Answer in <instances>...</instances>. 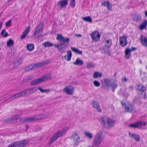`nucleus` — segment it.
Returning <instances> with one entry per match:
<instances>
[{
    "mask_svg": "<svg viewBox=\"0 0 147 147\" xmlns=\"http://www.w3.org/2000/svg\"><path fill=\"white\" fill-rule=\"evenodd\" d=\"M56 39L60 41L57 50L58 52L63 53L64 51V49L69 45V38H64L61 34H58Z\"/></svg>",
    "mask_w": 147,
    "mask_h": 147,
    "instance_id": "1",
    "label": "nucleus"
},
{
    "mask_svg": "<svg viewBox=\"0 0 147 147\" xmlns=\"http://www.w3.org/2000/svg\"><path fill=\"white\" fill-rule=\"evenodd\" d=\"M67 127L65 128L62 130H59L55 133L50 139L49 142V144H51L54 141L57 140L59 137L62 136L68 130Z\"/></svg>",
    "mask_w": 147,
    "mask_h": 147,
    "instance_id": "2",
    "label": "nucleus"
},
{
    "mask_svg": "<svg viewBox=\"0 0 147 147\" xmlns=\"http://www.w3.org/2000/svg\"><path fill=\"white\" fill-rule=\"evenodd\" d=\"M122 105H125L124 111L126 112H130L132 113L133 112L135 111V109L134 106L130 102H127L126 103L124 102L123 100L121 101Z\"/></svg>",
    "mask_w": 147,
    "mask_h": 147,
    "instance_id": "3",
    "label": "nucleus"
},
{
    "mask_svg": "<svg viewBox=\"0 0 147 147\" xmlns=\"http://www.w3.org/2000/svg\"><path fill=\"white\" fill-rule=\"evenodd\" d=\"M28 143L29 141L28 140H23L9 145L8 147H25L28 145Z\"/></svg>",
    "mask_w": 147,
    "mask_h": 147,
    "instance_id": "4",
    "label": "nucleus"
},
{
    "mask_svg": "<svg viewBox=\"0 0 147 147\" xmlns=\"http://www.w3.org/2000/svg\"><path fill=\"white\" fill-rule=\"evenodd\" d=\"M102 135V132L101 131L97 133L95 137L92 147H98L99 146L102 140L101 138Z\"/></svg>",
    "mask_w": 147,
    "mask_h": 147,
    "instance_id": "5",
    "label": "nucleus"
},
{
    "mask_svg": "<svg viewBox=\"0 0 147 147\" xmlns=\"http://www.w3.org/2000/svg\"><path fill=\"white\" fill-rule=\"evenodd\" d=\"M28 91V90H24L23 91L16 93L14 95L11 96L10 98H9L8 100L10 101L16 98H20L21 97L24 96H25L26 94H27Z\"/></svg>",
    "mask_w": 147,
    "mask_h": 147,
    "instance_id": "6",
    "label": "nucleus"
},
{
    "mask_svg": "<svg viewBox=\"0 0 147 147\" xmlns=\"http://www.w3.org/2000/svg\"><path fill=\"white\" fill-rule=\"evenodd\" d=\"M70 139L73 142V145L75 146L77 145L80 141V137L77 133H74L70 137Z\"/></svg>",
    "mask_w": 147,
    "mask_h": 147,
    "instance_id": "7",
    "label": "nucleus"
},
{
    "mask_svg": "<svg viewBox=\"0 0 147 147\" xmlns=\"http://www.w3.org/2000/svg\"><path fill=\"white\" fill-rule=\"evenodd\" d=\"M43 26L42 23H40L37 27H36V30L34 32L33 34V35L37 38H39L40 36H41V34L43 30Z\"/></svg>",
    "mask_w": 147,
    "mask_h": 147,
    "instance_id": "8",
    "label": "nucleus"
},
{
    "mask_svg": "<svg viewBox=\"0 0 147 147\" xmlns=\"http://www.w3.org/2000/svg\"><path fill=\"white\" fill-rule=\"evenodd\" d=\"M50 78V77L49 76L46 75L41 78L34 80L31 82V85L33 86L38 84Z\"/></svg>",
    "mask_w": 147,
    "mask_h": 147,
    "instance_id": "9",
    "label": "nucleus"
},
{
    "mask_svg": "<svg viewBox=\"0 0 147 147\" xmlns=\"http://www.w3.org/2000/svg\"><path fill=\"white\" fill-rule=\"evenodd\" d=\"M49 62L48 60H45L40 63H37L30 65L32 70L37 69L38 67H40L45 64H47Z\"/></svg>",
    "mask_w": 147,
    "mask_h": 147,
    "instance_id": "10",
    "label": "nucleus"
},
{
    "mask_svg": "<svg viewBox=\"0 0 147 147\" xmlns=\"http://www.w3.org/2000/svg\"><path fill=\"white\" fill-rule=\"evenodd\" d=\"M137 89L139 91L138 93H140L141 95L143 94V96L142 98H143L145 99L146 98L145 87L141 84H139L138 86Z\"/></svg>",
    "mask_w": 147,
    "mask_h": 147,
    "instance_id": "11",
    "label": "nucleus"
},
{
    "mask_svg": "<svg viewBox=\"0 0 147 147\" xmlns=\"http://www.w3.org/2000/svg\"><path fill=\"white\" fill-rule=\"evenodd\" d=\"M63 91L68 95H72L74 93V88L71 86H68L63 88Z\"/></svg>",
    "mask_w": 147,
    "mask_h": 147,
    "instance_id": "12",
    "label": "nucleus"
},
{
    "mask_svg": "<svg viewBox=\"0 0 147 147\" xmlns=\"http://www.w3.org/2000/svg\"><path fill=\"white\" fill-rule=\"evenodd\" d=\"M91 103L93 108L96 109L98 112H101L102 111L98 102L95 100H92L91 101Z\"/></svg>",
    "mask_w": 147,
    "mask_h": 147,
    "instance_id": "13",
    "label": "nucleus"
},
{
    "mask_svg": "<svg viewBox=\"0 0 147 147\" xmlns=\"http://www.w3.org/2000/svg\"><path fill=\"white\" fill-rule=\"evenodd\" d=\"M100 34L97 31L92 32L91 34V37L94 42H96L100 40Z\"/></svg>",
    "mask_w": 147,
    "mask_h": 147,
    "instance_id": "14",
    "label": "nucleus"
},
{
    "mask_svg": "<svg viewBox=\"0 0 147 147\" xmlns=\"http://www.w3.org/2000/svg\"><path fill=\"white\" fill-rule=\"evenodd\" d=\"M109 117L103 116L100 117L99 121L100 123L104 126H106Z\"/></svg>",
    "mask_w": 147,
    "mask_h": 147,
    "instance_id": "15",
    "label": "nucleus"
},
{
    "mask_svg": "<svg viewBox=\"0 0 147 147\" xmlns=\"http://www.w3.org/2000/svg\"><path fill=\"white\" fill-rule=\"evenodd\" d=\"M22 61L23 59L21 58L14 60L13 62L14 67L16 69L17 68L20 64L22 63Z\"/></svg>",
    "mask_w": 147,
    "mask_h": 147,
    "instance_id": "16",
    "label": "nucleus"
},
{
    "mask_svg": "<svg viewBox=\"0 0 147 147\" xmlns=\"http://www.w3.org/2000/svg\"><path fill=\"white\" fill-rule=\"evenodd\" d=\"M119 43L120 45L122 47L126 46L127 43V38L123 36L119 38Z\"/></svg>",
    "mask_w": 147,
    "mask_h": 147,
    "instance_id": "17",
    "label": "nucleus"
},
{
    "mask_svg": "<svg viewBox=\"0 0 147 147\" xmlns=\"http://www.w3.org/2000/svg\"><path fill=\"white\" fill-rule=\"evenodd\" d=\"M68 1V0H63L58 1L57 3V5L61 8L65 7L67 4Z\"/></svg>",
    "mask_w": 147,
    "mask_h": 147,
    "instance_id": "18",
    "label": "nucleus"
},
{
    "mask_svg": "<svg viewBox=\"0 0 147 147\" xmlns=\"http://www.w3.org/2000/svg\"><path fill=\"white\" fill-rule=\"evenodd\" d=\"M104 80L105 88L107 89L108 90L110 87V85L112 82V80L111 79L106 78Z\"/></svg>",
    "mask_w": 147,
    "mask_h": 147,
    "instance_id": "19",
    "label": "nucleus"
},
{
    "mask_svg": "<svg viewBox=\"0 0 147 147\" xmlns=\"http://www.w3.org/2000/svg\"><path fill=\"white\" fill-rule=\"evenodd\" d=\"M30 26H28L24 30L21 36V38L22 40L25 38V37L29 33L30 29Z\"/></svg>",
    "mask_w": 147,
    "mask_h": 147,
    "instance_id": "20",
    "label": "nucleus"
},
{
    "mask_svg": "<svg viewBox=\"0 0 147 147\" xmlns=\"http://www.w3.org/2000/svg\"><path fill=\"white\" fill-rule=\"evenodd\" d=\"M140 40L143 46L145 47H147V38L146 36L141 35Z\"/></svg>",
    "mask_w": 147,
    "mask_h": 147,
    "instance_id": "21",
    "label": "nucleus"
},
{
    "mask_svg": "<svg viewBox=\"0 0 147 147\" xmlns=\"http://www.w3.org/2000/svg\"><path fill=\"white\" fill-rule=\"evenodd\" d=\"M115 120L109 117L106 126L109 127H113L115 125Z\"/></svg>",
    "mask_w": 147,
    "mask_h": 147,
    "instance_id": "22",
    "label": "nucleus"
},
{
    "mask_svg": "<svg viewBox=\"0 0 147 147\" xmlns=\"http://www.w3.org/2000/svg\"><path fill=\"white\" fill-rule=\"evenodd\" d=\"M72 56V53L70 50H68L67 51V55L64 57L65 59L67 61H69L70 60Z\"/></svg>",
    "mask_w": 147,
    "mask_h": 147,
    "instance_id": "23",
    "label": "nucleus"
},
{
    "mask_svg": "<svg viewBox=\"0 0 147 147\" xmlns=\"http://www.w3.org/2000/svg\"><path fill=\"white\" fill-rule=\"evenodd\" d=\"M37 120H39L47 118V116L44 114L36 115Z\"/></svg>",
    "mask_w": 147,
    "mask_h": 147,
    "instance_id": "24",
    "label": "nucleus"
},
{
    "mask_svg": "<svg viewBox=\"0 0 147 147\" xmlns=\"http://www.w3.org/2000/svg\"><path fill=\"white\" fill-rule=\"evenodd\" d=\"M112 88V90L114 92L115 89L117 87V84L116 81L115 80H112V82L110 85V87Z\"/></svg>",
    "mask_w": 147,
    "mask_h": 147,
    "instance_id": "25",
    "label": "nucleus"
},
{
    "mask_svg": "<svg viewBox=\"0 0 147 147\" xmlns=\"http://www.w3.org/2000/svg\"><path fill=\"white\" fill-rule=\"evenodd\" d=\"M73 64L75 65H82L83 64V62L80 58H78L75 61L73 62Z\"/></svg>",
    "mask_w": 147,
    "mask_h": 147,
    "instance_id": "26",
    "label": "nucleus"
},
{
    "mask_svg": "<svg viewBox=\"0 0 147 147\" xmlns=\"http://www.w3.org/2000/svg\"><path fill=\"white\" fill-rule=\"evenodd\" d=\"M105 46L108 47H110L112 43V40L111 39L105 40Z\"/></svg>",
    "mask_w": 147,
    "mask_h": 147,
    "instance_id": "27",
    "label": "nucleus"
},
{
    "mask_svg": "<svg viewBox=\"0 0 147 147\" xmlns=\"http://www.w3.org/2000/svg\"><path fill=\"white\" fill-rule=\"evenodd\" d=\"M125 58L127 59H128L131 55L130 49L128 48H126L125 51Z\"/></svg>",
    "mask_w": 147,
    "mask_h": 147,
    "instance_id": "28",
    "label": "nucleus"
},
{
    "mask_svg": "<svg viewBox=\"0 0 147 147\" xmlns=\"http://www.w3.org/2000/svg\"><path fill=\"white\" fill-rule=\"evenodd\" d=\"M110 47H108L105 46H104L103 48V50L105 54L107 55H110V52L109 50Z\"/></svg>",
    "mask_w": 147,
    "mask_h": 147,
    "instance_id": "29",
    "label": "nucleus"
},
{
    "mask_svg": "<svg viewBox=\"0 0 147 147\" xmlns=\"http://www.w3.org/2000/svg\"><path fill=\"white\" fill-rule=\"evenodd\" d=\"M147 24V21L144 20L142 23H141L140 26V29L142 30L146 28Z\"/></svg>",
    "mask_w": 147,
    "mask_h": 147,
    "instance_id": "30",
    "label": "nucleus"
},
{
    "mask_svg": "<svg viewBox=\"0 0 147 147\" xmlns=\"http://www.w3.org/2000/svg\"><path fill=\"white\" fill-rule=\"evenodd\" d=\"M141 16L139 14H136L134 15V20L136 22H139L141 20Z\"/></svg>",
    "mask_w": 147,
    "mask_h": 147,
    "instance_id": "31",
    "label": "nucleus"
},
{
    "mask_svg": "<svg viewBox=\"0 0 147 147\" xmlns=\"http://www.w3.org/2000/svg\"><path fill=\"white\" fill-rule=\"evenodd\" d=\"M28 123H30L34 121H37L36 115L30 117H28Z\"/></svg>",
    "mask_w": 147,
    "mask_h": 147,
    "instance_id": "32",
    "label": "nucleus"
},
{
    "mask_svg": "<svg viewBox=\"0 0 147 147\" xmlns=\"http://www.w3.org/2000/svg\"><path fill=\"white\" fill-rule=\"evenodd\" d=\"M71 48L72 51H73L74 52L80 55L82 54V51L79 50L75 47H71Z\"/></svg>",
    "mask_w": 147,
    "mask_h": 147,
    "instance_id": "33",
    "label": "nucleus"
},
{
    "mask_svg": "<svg viewBox=\"0 0 147 147\" xmlns=\"http://www.w3.org/2000/svg\"><path fill=\"white\" fill-rule=\"evenodd\" d=\"M45 47H50L53 46L54 45L50 42L47 41L42 44Z\"/></svg>",
    "mask_w": 147,
    "mask_h": 147,
    "instance_id": "34",
    "label": "nucleus"
},
{
    "mask_svg": "<svg viewBox=\"0 0 147 147\" xmlns=\"http://www.w3.org/2000/svg\"><path fill=\"white\" fill-rule=\"evenodd\" d=\"M27 49L29 51H31L33 50L34 49V45L32 44H30L27 45Z\"/></svg>",
    "mask_w": 147,
    "mask_h": 147,
    "instance_id": "35",
    "label": "nucleus"
},
{
    "mask_svg": "<svg viewBox=\"0 0 147 147\" xmlns=\"http://www.w3.org/2000/svg\"><path fill=\"white\" fill-rule=\"evenodd\" d=\"M26 90H28L27 92V94H32L34 92L37 90V89L36 87H33L32 88L29 89V90L26 89Z\"/></svg>",
    "mask_w": 147,
    "mask_h": 147,
    "instance_id": "36",
    "label": "nucleus"
},
{
    "mask_svg": "<svg viewBox=\"0 0 147 147\" xmlns=\"http://www.w3.org/2000/svg\"><path fill=\"white\" fill-rule=\"evenodd\" d=\"M102 76V74L97 72H94L93 74V77L94 78H96L98 77L100 78Z\"/></svg>",
    "mask_w": 147,
    "mask_h": 147,
    "instance_id": "37",
    "label": "nucleus"
},
{
    "mask_svg": "<svg viewBox=\"0 0 147 147\" xmlns=\"http://www.w3.org/2000/svg\"><path fill=\"white\" fill-rule=\"evenodd\" d=\"M94 64L92 62H88L87 63L86 67L88 69L94 67Z\"/></svg>",
    "mask_w": 147,
    "mask_h": 147,
    "instance_id": "38",
    "label": "nucleus"
},
{
    "mask_svg": "<svg viewBox=\"0 0 147 147\" xmlns=\"http://www.w3.org/2000/svg\"><path fill=\"white\" fill-rule=\"evenodd\" d=\"M33 78V77L32 75L28 76L24 78L23 79V82H26L29 80H32Z\"/></svg>",
    "mask_w": 147,
    "mask_h": 147,
    "instance_id": "39",
    "label": "nucleus"
},
{
    "mask_svg": "<svg viewBox=\"0 0 147 147\" xmlns=\"http://www.w3.org/2000/svg\"><path fill=\"white\" fill-rule=\"evenodd\" d=\"M82 19L85 21L91 23L92 22V19L90 16H87L85 17H83Z\"/></svg>",
    "mask_w": 147,
    "mask_h": 147,
    "instance_id": "40",
    "label": "nucleus"
},
{
    "mask_svg": "<svg viewBox=\"0 0 147 147\" xmlns=\"http://www.w3.org/2000/svg\"><path fill=\"white\" fill-rule=\"evenodd\" d=\"M38 90L42 93H49L50 92V90L49 89H43L41 87H38Z\"/></svg>",
    "mask_w": 147,
    "mask_h": 147,
    "instance_id": "41",
    "label": "nucleus"
},
{
    "mask_svg": "<svg viewBox=\"0 0 147 147\" xmlns=\"http://www.w3.org/2000/svg\"><path fill=\"white\" fill-rule=\"evenodd\" d=\"M20 122L22 123H28V117H24L20 119Z\"/></svg>",
    "mask_w": 147,
    "mask_h": 147,
    "instance_id": "42",
    "label": "nucleus"
},
{
    "mask_svg": "<svg viewBox=\"0 0 147 147\" xmlns=\"http://www.w3.org/2000/svg\"><path fill=\"white\" fill-rule=\"evenodd\" d=\"M20 115H16L13 116L12 117H11L12 122H13L17 120L20 117Z\"/></svg>",
    "mask_w": 147,
    "mask_h": 147,
    "instance_id": "43",
    "label": "nucleus"
},
{
    "mask_svg": "<svg viewBox=\"0 0 147 147\" xmlns=\"http://www.w3.org/2000/svg\"><path fill=\"white\" fill-rule=\"evenodd\" d=\"M138 128H140L141 126H145L146 125V122H144L142 121H138Z\"/></svg>",
    "mask_w": 147,
    "mask_h": 147,
    "instance_id": "44",
    "label": "nucleus"
},
{
    "mask_svg": "<svg viewBox=\"0 0 147 147\" xmlns=\"http://www.w3.org/2000/svg\"><path fill=\"white\" fill-rule=\"evenodd\" d=\"M1 34L4 37H7L8 35L7 33L6 32L5 30H3L1 31Z\"/></svg>",
    "mask_w": 147,
    "mask_h": 147,
    "instance_id": "45",
    "label": "nucleus"
},
{
    "mask_svg": "<svg viewBox=\"0 0 147 147\" xmlns=\"http://www.w3.org/2000/svg\"><path fill=\"white\" fill-rule=\"evenodd\" d=\"M85 135L89 139H92V136L91 133L85 132Z\"/></svg>",
    "mask_w": 147,
    "mask_h": 147,
    "instance_id": "46",
    "label": "nucleus"
},
{
    "mask_svg": "<svg viewBox=\"0 0 147 147\" xmlns=\"http://www.w3.org/2000/svg\"><path fill=\"white\" fill-rule=\"evenodd\" d=\"M3 122L5 123H12V122L10 117L4 120Z\"/></svg>",
    "mask_w": 147,
    "mask_h": 147,
    "instance_id": "47",
    "label": "nucleus"
},
{
    "mask_svg": "<svg viewBox=\"0 0 147 147\" xmlns=\"http://www.w3.org/2000/svg\"><path fill=\"white\" fill-rule=\"evenodd\" d=\"M24 70L26 71H28L30 70H32L31 65L24 67L23 69Z\"/></svg>",
    "mask_w": 147,
    "mask_h": 147,
    "instance_id": "48",
    "label": "nucleus"
},
{
    "mask_svg": "<svg viewBox=\"0 0 147 147\" xmlns=\"http://www.w3.org/2000/svg\"><path fill=\"white\" fill-rule=\"evenodd\" d=\"M13 44V42L11 39L7 42V45L8 47L12 46Z\"/></svg>",
    "mask_w": 147,
    "mask_h": 147,
    "instance_id": "49",
    "label": "nucleus"
},
{
    "mask_svg": "<svg viewBox=\"0 0 147 147\" xmlns=\"http://www.w3.org/2000/svg\"><path fill=\"white\" fill-rule=\"evenodd\" d=\"M75 0H71L70 5L73 8L75 6Z\"/></svg>",
    "mask_w": 147,
    "mask_h": 147,
    "instance_id": "50",
    "label": "nucleus"
},
{
    "mask_svg": "<svg viewBox=\"0 0 147 147\" xmlns=\"http://www.w3.org/2000/svg\"><path fill=\"white\" fill-rule=\"evenodd\" d=\"M93 84L96 87H99L100 85V83L98 82L96 80L93 82Z\"/></svg>",
    "mask_w": 147,
    "mask_h": 147,
    "instance_id": "51",
    "label": "nucleus"
},
{
    "mask_svg": "<svg viewBox=\"0 0 147 147\" xmlns=\"http://www.w3.org/2000/svg\"><path fill=\"white\" fill-rule=\"evenodd\" d=\"M130 126L131 127L134 128H138V122L135 123L134 124H131Z\"/></svg>",
    "mask_w": 147,
    "mask_h": 147,
    "instance_id": "52",
    "label": "nucleus"
},
{
    "mask_svg": "<svg viewBox=\"0 0 147 147\" xmlns=\"http://www.w3.org/2000/svg\"><path fill=\"white\" fill-rule=\"evenodd\" d=\"M107 9L109 10H111L112 9V6L110 4L109 2H108V4L107 5Z\"/></svg>",
    "mask_w": 147,
    "mask_h": 147,
    "instance_id": "53",
    "label": "nucleus"
},
{
    "mask_svg": "<svg viewBox=\"0 0 147 147\" xmlns=\"http://www.w3.org/2000/svg\"><path fill=\"white\" fill-rule=\"evenodd\" d=\"M134 138H135V140L137 141L138 142L139 140H140V136H139L137 135L136 134H135V136Z\"/></svg>",
    "mask_w": 147,
    "mask_h": 147,
    "instance_id": "54",
    "label": "nucleus"
},
{
    "mask_svg": "<svg viewBox=\"0 0 147 147\" xmlns=\"http://www.w3.org/2000/svg\"><path fill=\"white\" fill-rule=\"evenodd\" d=\"M109 1H105L102 2L101 3V5L102 6H107V4H108V2H109Z\"/></svg>",
    "mask_w": 147,
    "mask_h": 147,
    "instance_id": "55",
    "label": "nucleus"
},
{
    "mask_svg": "<svg viewBox=\"0 0 147 147\" xmlns=\"http://www.w3.org/2000/svg\"><path fill=\"white\" fill-rule=\"evenodd\" d=\"M11 23V21L9 20L7 21L5 23V26H9Z\"/></svg>",
    "mask_w": 147,
    "mask_h": 147,
    "instance_id": "56",
    "label": "nucleus"
},
{
    "mask_svg": "<svg viewBox=\"0 0 147 147\" xmlns=\"http://www.w3.org/2000/svg\"><path fill=\"white\" fill-rule=\"evenodd\" d=\"M129 136L131 137L134 138V136H135V134H133L129 132Z\"/></svg>",
    "mask_w": 147,
    "mask_h": 147,
    "instance_id": "57",
    "label": "nucleus"
},
{
    "mask_svg": "<svg viewBox=\"0 0 147 147\" xmlns=\"http://www.w3.org/2000/svg\"><path fill=\"white\" fill-rule=\"evenodd\" d=\"M137 49L135 47H132L131 49H130V51L131 52L133 51H135Z\"/></svg>",
    "mask_w": 147,
    "mask_h": 147,
    "instance_id": "58",
    "label": "nucleus"
},
{
    "mask_svg": "<svg viewBox=\"0 0 147 147\" xmlns=\"http://www.w3.org/2000/svg\"><path fill=\"white\" fill-rule=\"evenodd\" d=\"M3 23V22H0V30L1 29L2 25Z\"/></svg>",
    "mask_w": 147,
    "mask_h": 147,
    "instance_id": "59",
    "label": "nucleus"
},
{
    "mask_svg": "<svg viewBox=\"0 0 147 147\" xmlns=\"http://www.w3.org/2000/svg\"><path fill=\"white\" fill-rule=\"evenodd\" d=\"M123 81L125 82H126L127 81V79H126V78L125 77L123 79Z\"/></svg>",
    "mask_w": 147,
    "mask_h": 147,
    "instance_id": "60",
    "label": "nucleus"
},
{
    "mask_svg": "<svg viewBox=\"0 0 147 147\" xmlns=\"http://www.w3.org/2000/svg\"><path fill=\"white\" fill-rule=\"evenodd\" d=\"M76 36L77 37H81L82 36V35L80 34H76Z\"/></svg>",
    "mask_w": 147,
    "mask_h": 147,
    "instance_id": "61",
    "label": "nucleus"
},
{
    "mask_svg": "<svg viewBox=\"0 0 147 147\" xmlns=\"http://www.w3.org/2000/svg\"><path fill=\"white\" fill-rule=\"evenodd\" d=\"M59 44L58 45H54L53 46H54L55 47L57 48V49L58 48V47H59Z\"/></svg>",
    "mask_w": 147,
    "mask_h": 147,
    "instance_id": "62",
    "label": "nucleus"
},
{
    "mask_svg": "<svg viewBox=\"0 0 147 147\" xmlns=\"http://www.w3.org/2000/svg\"><path fill=\"white\" fill-rule=\"evenodd\" d=\"M131 90H133L134 89L133 87L132 86H130V87Z\"/></svg>",
    "mask_w": 147,
    "mask_h": 147,
    "instance_id": "63",
    "label": "nucleus"
},
{
    "mask_svg": "<svg viewBox=\"0 0 147 147\" xmlns=\"http://www.w3.org/2000/svg\"><path fill=\"white\" fill-rule=\"evenodd\" d=\"M13 54L12 53H9V55H12Z\"/></svg>",
    "mask_w": 147,
    "mask_h": 147,
    "instance_id": "64",
    "label": "nucleus"
}]
</instances>
